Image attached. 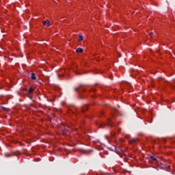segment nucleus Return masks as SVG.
<instances>
[{"label":"nucleus","mask_w":175,"mask_h":175,"mask_svg":"<svg viewBox=\"0 0 175 175\" xmlns=\"http://www.w3.org/2000/svg\"><path fill=\"white\" fill-rule=\"evenodd\" d=\"M31 79H32V80H36V76L35 75V73H33V72H32L31 74Z\"/></svg>","instance_id":"5"},{"label":"nucleus","mask_w":175,"mask_h":175,"mask_svg":"<svg viewBox=\"0 0 175 175\" xmlns=\"http://www.w3.org/2000/svg\"><path fill=\"white\" fill-rule=\"evenodd\" d=\"M149 35L150 36V38H152V33H150Z\"/></svg>","instance_id":"13"},{"label":"nucleus","mask_w":175,"mask_h":175,"mask_svg":"<svg viewBox=\"0 0 175 175\" xmlns=\"http://www.w3.org/2000/svg\"><path fill=\"white\" fill-rule=\"evenodd\" d=\"M150 158L152 159V161H157V158H155L154 156H150Z\"/></svg>","instance_id":"9"},{"label":"nucleus","mask_w":175,"mask_h":175,"mask_svg":"<svg viewBox=\"0 0 175 175\" xmlns=\"http://www.w3.org/2000/svg\"><path fill=\"white\" fill-rule=\"evenodd\" d=\"M79 42H81L83 40V36L81 35H79V40H78Z\"/></svg>","instance_id":"8"},{"label":"nucleus","mask_w":175,"mask_h":175,"mask_svg":"<svg viewBox=\"0 0 175 175\" xmlns=\"http://www.w3.org/2000/svg\"><path fill=\"white\" fill-rule=\"evenodd\" d=\"M5 157H11V155H10V154H6Z\"/></svg>","instance_id":"11"},{"label":"nucleus","mask_w":175,"mask_h":175,"mask_svg":"<svg viewBox=\"0 0 175 175\" xmlns=\"http://www.w3.org/2000/svg\"><path fill=\"white\" fill-rule=\"evenodd\" d=\"M108 125H109V126H112L113 124H111V123H109Z\"/></svg>","instance_id":"14"},{"label":"nucleus","mask_w":175,"mask_h":175,"mask_svg":"<svg viewBox=\"0 0 175 175\" xmlns=\"http://www.w3.org/2000/svg\"><path fill=\"white\" fill-rule=\"evenodd\" d=\"M114 110H115V113H118V109H115Z\"/></svg>","instance_id":"12"},{"label":"nucleus","mask_w":175,"mask_h":175,"mask_svg":"<svg viewBox=\"0 0 175 175\" xmlns=\"http://www.w3.org/2000/svg\"><path fill=\"white\" fill-rule=\"evenodd\" d=\"M33 90L32 88H30V89L28 90L27 92H28L29 94H32V92H33Z\"/></svg>","instance_id":"10"},{"label":"nucleus","mask_w":175,"mask_h":175,"mask_svg":"<svg viewBox=\"0 0 175 175\" xmlns=\"http://www.w3.org/2000/svg\"><path fill=\"white\" fill-rule=\"evenodd\" d=\"M43 25H45L46 27H50V21L49 20H46V21H44L42 22Z\"/></svg>","instance_id":"2"},{"label":"nucleus","mask_w":175,"mask_h":175,"mask_svg":"<svg viewBox=\"0 0 175 175\" xmlns=\"http://www.w3.org/2000/svg\"><path fill=\"white\" fill-rule=\"evenodd\" d=\"M130 143H132L133 144H135V143H137V142H139V140H137V139L136 138H131L129 140Z\"/></svg>","instance_id":"3"},{"label":"nucleus","mask_w":175,"mask_h":175,"mask_svg":"<svg viewBox=\"0 0 175 175\" xmlns=\"http://www.w3.org/2000/svg\"><path fill=\"white\" fill-rule=\"evenodd\" d=\"M90 91H95V89H92V90H90Z\"/></svg>","instance_id":"16"},{"label":"nucleus","mask_w":175,"mask_h":175,"mask_svg":"<svg viewBox=\"0 0 175 175\" xmlns=\"http://www.w3.org/2000/svg\"><path fill=\"white\" fill-rule=\"evenodd\" d=\"M83 51H84V50H83V49H81V48H78L76 50V53H83Z\"/></svg>","instance_id":"6"},{"label":"nucleus","mask_w":175,"mask_h":175,"mask_svg":"<svg viewBox=\"0 0 175 175\" xmlns=\"http://www.w3.org/2000/svg\"><path fill=\"white\" fill-rule=\"evenodd\" d=\"M98 128H101V129L105 128V123H100L98 124Z\"/></svg>","instance_id":"7"},{"label":"nucleus","mask_w":175,"mask_h":175,"mask_svg":"<svg viewBox=\"0 0 175 175\" xmlns=\"http://www.w3.org/2000/svg\"><path fill=\"white\" fill-rule=\"evenodd\" d=\"M82 91L84 92L85 91V90H84V89H82Z\"/></svg>","instance_id":"17"},{"label":"nucleus","mask_w":175,"mask_h":175,"mask_svg":"<svg viewBox=\"0 0 175 175\" xmlns=\"http://www.w3.org/2000/svg\"><path fill=\"white\" fill-rule=\"evenodd\" d=\"M88 107H87V105H85L84 107H83L81 109V111L82 113H84V111H85V110H88Z\"/></svg>","instance_id":"4"},{"label":"nucleus","mask_w":175,"mask_h":175,"mask_svg":"<svg viewBox=\"0 0 175 175\" xmlns=\"http://www.w3.org/2000/svg\"><path fill=\"white\" fill-rule=\"evenodd\" d=\"M77 75H81L80 72H76Z\"/></svg>","instance_id":"15"},{"label":"nucleus","mask_w":175,"mask_h":175,"mask_svg":"<svg viewBox=\"0 0 175 175\" xmlns=\"http://www.w3.org/2000/svg\"><path fill=\"white\" fill-rule=\"evenodd\" d=\"M81 87H84V85H80V86L79 88H75L74 90L76 92L79 93V95L80 94H81V92L79 91V90H80V88H81Z\"/></svg>","instance_id":"1"}]
</instances>
